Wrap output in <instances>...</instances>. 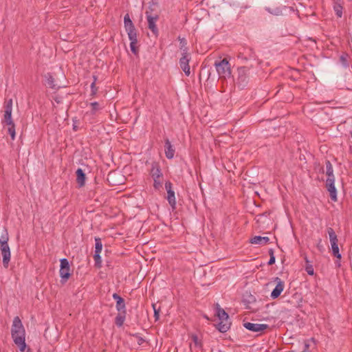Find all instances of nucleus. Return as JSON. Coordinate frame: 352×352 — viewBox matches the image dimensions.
<instances>
[{"instance_id": "nucleus-54", "label": "nucleus", "mask_w": 352, "mask_h": 352, "mask_svg": "<svg viewBox=\"0 0 352 352\" xmlns=\"http://www.w3.org/2000/svg\"><path fill=\"white\" fill-rule=\"evenodd\" d=\"M73 129H74V131H76V126H74Z\"/></svg>"}, {"instance_id": "nucleus-42", "label": "nucleus", "mask_w": 352, "mask_h": 352, "mask_svg": "<svg viewBox=\"0 0 352 352\" xmlns=\"http://www.w3.org/2000/svg\"><path fill=\"white\" fill-rule=\"evenodd\" d=\"M130 335L133 337H135L138 339V344L140 346L142 345L145 342V340L142 337H141L139 335V333H133Z\"/></svg>"}, {"instance_id": "nucleus-4", "label": "nucleus", "mask_w": 352, "mask_h": 352, "mask_svg": "<svg viewBox=\"0 0 352 352\" xmlns=\"http://www.w3.org/2000/svg\"><path fill=\"white\" fill-rule=\"evenodd\" d=\"M236 83L239 87L243 89L248 83L250 79V69L248 67H240L237 69Z\"/></svg>"}, {"instance_id": "nucleus-36", "label": "nucleus", "mask_w": 352, "mask_h": 352, "mask_svg": "<svg viewBox=\"0 0 352 352\" xmlns=\"http://www.w3.org/2000/svg\"><path fill=\"white\" fill-rule=\"evenodd\" d=\"M8 133L10 135L11 139L12 140H14L15 138V135H16L15 124H14V123H12V124H8Z\"/></svg>"}, {"instance_id": "nucleus-18", "label": "nucleus", "mask_w": 352, "mask_h": 352, "mask_svg": "<svg viewBox=\"0 0 352 352\" xmlns=\"http://www.w3.org/2000/svg\"><path fill=\"white\" fill-rule=\"evenodd\" d=\"M270 242V238L267 236H254L251 238L250 240V243L252 244H258L264 245L267 244Z\"/></svg>"}, {"instance_id": "nucleus-8", "label": "nucleus", "mask_w": 352, "mask_h": 352, "mask_svg": "<svg viewBox=\"0 0 352 352\" xmlns=\"http://www.w3.org/2000/svg\"><path fill=\"white\" fill-rule=\"evenodd\" d=\"M274 281L276 283V285L271 292L270 297L272 299H276L280 296V294L283 291L285 288V283L278 277L274 278Z\"/></svg>"}, {"instance_id": "nucleus-7", "label": "nucleus", "mask_w": 352, "mask_h": 352, "mask_svg": "<svg viewBox=\"0 0 352 352\" xmlns=\"http://www.w3.org/2000/svg\"><path fill=\"white\" fill-rule=\"evenodd\" d=\"M190 60V54L188 53V48L185 47L182 53V57L179 59V65L185 74L188 76L190 74L189 62Z\"/></svg>"}, {"instance_id": "nucleus-19", "label": "nucleus", "mask_w": 352, "mask_h": 352, "mask_svg": "<svg viewBox=\"0 0 352 352\" xmlns=\"http://www.w3.org/2000/svg\"><path fill=\"white\" fill-rule=\"evenodd\" d=\"M333 10L338 18H341L342 16L343 7L341 4V0H333Z\"/></svg>"}, {"instance_id": "nucleus-53", "label": "nucleus", "mask_w": 352, "mask_h": 352, "mask_svg": "<svg viewBox=\"0 0 352 352\" xmlns=\"http://www.w3.org/2000/svg\"><path fill=\"white\" fill-rule=\"evenodd\" d=\"M153 5H157V3H154V0H152Z\"/></svg>"}, {"instance_id": "nucleus-12", "label": "nucleus", "mask_w": 352, "mask_h": 352, "mask_svg": "<svg viewBox=\"0 0 352 352\" xmlns=\"http://www.w3.org/2000/svg\"><path fill=\"white\" fill-rule=\"evenodd\" d=\"M335 179H327L326 188L329 192L331 199L337 201V190L335 187Z\"/></svg>"}, {"instance_id": "nucleus-44", "label": "nucleus", "mask_w": 352, "mask_h": 352, "mask_svg": "<svg viewBox=\"0 0 352 352\" xmlns=\"http://www.w3.org/2000/svg\"><path fill=\"white\" fill-rule=\"evenodd\" d=\"M113 298L116 300V302H121L123 300V298L118 295L117 293H114L112 296Z\"/></svg>"}, {"instance_id": "nucleus-21", "label": "nucleus", "mask_w": 352, "mask_h": 352, "mask_svg": "<svg viewBox=\"0 0 352 352\" xmlns=\"http://www.w3.org/2000/svg\"><path fill=\"white\" fill-rule=\"evenodd\" d=\"M338 241L331 242V245L333 255L338 260H340L342 258V255L339 252V247H338Z\"/></svg>"}, {"instance_id": "nucleus-1", "label": "nucleus", "mask_w": 352, "mask_h": 352, "mask_svg": "<svg viewBox=\"0 0 352 352\" xmlns=\"http://www.w3.org/2000/svg\"><path fill=\"white\" fill-rule=\"evenodd\" d=\"M217 306V316L220 320V322L216 324V328L221 333L227 332L231 325V322L229 321V316L225 311V310L220 307L219 304Z\"/></svg>"}, {"instance_id": "nucleus-56", "label": "nucleus", "mask_w": 352, "mask_h": 352, "mask_svg": "<svg viewBox=\"0 0 352 352\" xmlns=\"http://www.w3.org/2000/svg\"><path fill=\"white\" fill-rule=\"evenodd\" d=\"M351 137H352V131H351Z\"/></svg>"}, {"instance_id": "nucleus-28", "label": "nucleus", "mask_w": 352, "mask_h": 352, "mask_svg": "<svg viewBox=\"0 0 352 352\" xmlns=\"http://www.w3.org/2000/svg\"><path fill=\"white\" fill-rule=\"evenodd\" d=\"M349 56L346 53H343L340 56V63L342 64V65L344 68H348L349 67Z\"/></svg>"}, {"instance_id": "nucleus-41", "label": "nucleus", "mask_w": 352, "mask_h": 352, "mask_svg": "<svg viewBox=\"0 0 352 352\" xmlns=\"http://www.w3.org/2000/svg\"><path fill=\"white\" fill-rule=\"evenodd\" d=\"M305 271L310 276H313L314 274V269L311 263H307L305 265Z\"/></svg>"}, {"instance_id": "nucleus-16", "label": "nucleus", "mask_w": 352, "mask_h": 352, "mask_svg": "<svg viewBox=\"0 0 352 352\" xmlns=\"http://www.w3.org/2000/svg\"><path fill=\"white\" fill-rule=\"evenodd\" d=\"M76 182L79 188L83 187L85 184L86 175L81 168H78L76 171Z\"/></svg>"}, {"instance_id": "nucleus-26", "label": "nucleus", "mask_w": 352, "mask_h": 352, "mask_svg": "<svg viewBox=\"0 0 352 352\" xmlns=\"http://www.w3.org/2000/svg\"><path fill=\"white\" fill-rule=\"evenodd\" d=\"M167 200L169 204L173 208H175L176 205V200L174 190H169V192H167Z\"/></svg>"}, {"instance_id": "nucleus-45", "label": "nucleus", "mask_w": 352, "mask_h": 352, "mask_svg": "<svg viewBox=\"0 0 352 352\" xmlns=\"http://www.w3.org/2000/svg\"><path fill=\"white\" fill-rule=\"evenodd\" d=\"M172 186H173L172 183L169 181H168L165 183V188H166L167 192H169V190H173L172 189Z\"/></svg>"}, {"instance_id": "nucleus-50", "label": "nucleus", "mask_w": 352, "mask_h": 352, "mask_svg": "<svg viewBox=\"0 0 352 352\" xmlns=\"http://www.w3.org/2000/svg\"><path fill=\"white\" fill-rule=\"evenodd\" d=\"M106 263H107V266L110 267L111 265L110 261H107Z\"/></svg>"}, {"instance_id": "nucleus-22", "label": "nucleus", "mask_w": 352, "mask_h": 352, "mask_svg": "<svg viewBox=\"0 0 352 352\" xmlns=\"http://www.w3.org/2000/svg\"><path fill=\"white\" fill-rule=\"evenodd\" d=\"M126 313H120L117 314L115 318V324L117 327H120L123 325L125 318H126Z\"/></svg>"}, {"instance_id": "nucleus-27", "label": "nucleus", "mask_w": 352, "mask_h": 352, "mask_svg": "<svg viewBox=\"0 0 352 352\" xmlns=\"http://www.w3.org/2000/svg\"><path fill=\"white\" fill-rule=\"evenodd\" d=\"M126 32H127L130 41H138V31L135 28L126 30Z\"/></svg>"}, {"instance_id": "nucleus-40", "label": "nucleus", "mask_w": 352, "mask_h": 352, "mask_svg": "<svg viewBox=\"0 0 352 352\" xmlns=\"http://www.w3.org/2000/svg\"><path fill=\"white\" fill-rule=\"evenodd\" d=\"M91 107V113L95 114L97 111H98L100 108L99 103L98 102H93L90 104Z\"/></svg>"}, {"instance_id": "nucleus-11", "label": "nucleus", "mask_w": 352, "mask_h": 352, "mask_svg": "<svg viewBox=\"0 0 352 352\" xmlns=\"http://www.w3.org/2000/svg\"><path fill=\"white\" fill-rule=\"evenodd\" d=\"M243 327L252 332L263 331L269 328V325L266 324H255L249 322H244Z\"/></svg>"}, {"instance_id": "nucleus-52", "label": "nucleus", "mask_w": 352, "mask_h": 352, "mask_svg": "<svg viewBox=\"0 0 352 352\" xmlns=\"http://www.w3.org/2000/svg\"><path fill=\"white\" fill-rule=\"evenodd\" d=\"M26 352H32V351L31 349L28 348V349H27Z\"/></svg>"}, {"instance_id": "nucleus-23", "label": "nucleus", "mask_w": 352, "mask_h": 352, "mask_svg": "<svg viewBox=\"0 0 352 352\" xmlns=\"http://www.w3.org/2000/svg\"><path fill=\"white\" fill-rule=\"evenodd\" d=\"M14 344L19 346V349L21 352H24L27 345L25 343V338H16L14 341Z\"/></svg>"}, {"instance_id": "nucleus-5", "label": "nucleus", "mask_w": 352, "mask_h": 352, "mask_svg": "<svg viewBox=\"0 0 352 352\" xmlns=\"http://www.w3.org/2000/svg\"><path fill=\"white\" fill-rule=\"evenodd\" d=\"M60 262L59 274L61 278L60 282L63 284L69 280L72 275V272L69 261L67 258H61Z\"/></svg>"}, {"instance_id": "nucleus-31", "label": "nucleus", "mask_w": 352, "mask_h": 352, "mask_svg": "<svg viewBox=\"0 0 352 352\" xmlns=\"http://www.w3.org/2000/svg\"><path fill=\"white\" fill-rule=\"evenodd\" d=\"M100 253L94 252V254L93 256L94 261H95V267L98 269H100L102 267V259L101 256L100 255Z\"/></svg>"}, {"instance_id": "nucleus-51", "label": "nucleus", "mask_w": 352, "mask_h": 352, "mask_svg": "<svg viewBox=\"0 0 352 352\" xmlns=\"http://www.w3.org/2000/svg\"><path fill=\"white\" fill-rule=\"evenodd\" d=\"M111 252L110 250H108L107 249L105 250V254L107 255L108 253H111Z\"/></svg>"}, {"instance_id": "nucleus-55", "label": "nucleus", "mask_w": 352, "mask_h": 352, "mask_svg": "<svg viewBox=\"0 0 352 352\" xmlns=\"http://www.w3.org/2000/svg\"><path fill=\"white\" fill-rule=\"evenodd\" d=\"M238 57H239V58L242 57V55H241V53L239 54V55L238 56Z\"/></svg>"}, {"instance_id": "nucleus-2", "label": "nucleus", "mask_w": 352, "mask_h": 352, "mask_svg": "<svg viewBox=\"0 0 352 352\" xmlns=\"http://www.w3.org/2000/svg\"><path fill=\"white\" fill-rule=\"evenodd\" d=\"M216 70L220 78H227L232 76L230 64L226 58L214 63Z\"/></svg>"}, {"instance_id": "nucleus-30", "label": "nucleus", "mask_w": 352, "mask_h": 352, "mask_svg": "<svg viewBox=\"0 0 352 352\" xmlns=\"http://www.w3.org/2000/svg\"><path fill=\"white\" fill-rule=\"evenodd\" d=\"M116 310L120 313H126V307L125 300L123 299L121 302H116Z\"/></svg>"}, {"instance_id": "nucleus-24", "label": "nucleus", "mask_w": 352, "mask_h": 352, "mask_svg": "<svg viewBox=\"0 0 352 352\" xmlns=\"http://www.w3.org/2000/svg\"><path fill=\"white\" fill-rule=\"evenodd\" d=\"M124 26L125 30L135 28V25L128 13L126 14L124 16Z\"/></svg>"}, {"instance_id": "nucleus-6", "label": "nucleus", "mask_w": 352, "mask_h": 352, "mask_svg": "<svg viewBox=\"0 0 352 352\" xmlns=\"http://www.w3.org/2000/svg\"><path fill=\"white\" fill-rule=\"evenodd\" d=\"M148 10L145 13L148 21V28L154 35L157 36L159 31L155 23L159 19V16L157 14L151 15V12L153 10L151 6H149Z\"/></svg>"}, {"instance_id": "nucleus-29", "label": "nucleus", "mask_w": 352, "mask_h": 352, "mask_svg": "<svg viewBox=\"0 0 352 352\" xmlns=\"http://www.w3.org/2000/svg\"><path fill=\"white\" fill-rule=\"evenodd\" d=\"M93 78H94V81L91 84V94H90V96L92 98L96 96V95L98 92V87H96V80H97L98 78L96 76H93Z\"/></svg>"}, {"instance_id": "nucleus-17", "label": "nucleus", "mask_w": 352, "mask_h": 352, "mask_svg": "<svg viewBox=\"0 0 352 352\" xmlns=\"http://www.w3.org/2000/svg\"><path fill=\"white\" fill-rule=\"evenodd\" d=\"M256 297L250 293H245L243 296L242 302L248 309H250V305L256 302Z\"/></svg>"}, {"instance_id": "nucleus-43", "label": "nucleus", "mask_w": 352, "mask_h": 352, "mask_svg": "<svg viewBox=\"0 0 352 352\" xmlns=\"http://www.w3.org/2000/svg\"><path fill=\"white\" fill-rule=\"evenodd\" d=\"M178 39H179V41L180 42V49L184 51L185 47H186L187 41H186V40L184 38H181L180 37H179Z\"/></svg>"}, {"instance_id": "nucleus-46", "label": "nucleus", "mask_w": 352, "mask_h": 352, "mask_svg": "<svg viewBox=\"0 0 352 352\" xmlns=\"http://www.w3.org/2000/svg\"><path fill=\"white\" fill-rule=\"evenodd\" d=\"M275 261H276L275 256L272 255V256L270 258V260H269L267 264L269 265H272L275 263Z\"/></svg>"}, {"instance_id": "nucleus-34", "label": "nucleus", "mask_w": 352, "mask_h": 352, "mask_svg": "<svg viewBox=\"0 0 352 352\" xmlns=\"http://www.w3.org/2000/svg\"><path fill=\"white\" fill-rule=\"evenodd\" d=\"M102 249V243L101 239L95 237V252L100 253Z\"/></svg>"}, {"instance_id": "nucleus-37", "label": "nucleus", "mask_w": 352, "mask_h": 352, "mask_svg": "<svg viewBox=\"0 0 352 352\" xmlns=\"http://www.w3.org/2000/svg\"><path fill=\"white\" fill-rule=\"evenodd\" d=\"M153 311H154V317L155 320H159L160 318V307H157V304L153 303L152 305Z\"/></svg>"}, {"instance_id": "nucleus-32", "label": "nucleus", "mask_w": 352, "mask_h": 352, "mask_svg": "<svg viewBox=\"0 0 352 352\" xmlns=\"http://www.w3.org/2000/svg\"><path fill=\"white\" fill-rule=\"evenodd\" d=\"M9 240L8 233L6 229L3 230L0 236V245H7Z\"/></svg>"}, {"instance_id": "nucleus-13", "label": "nucleus", "mask_w": 352, "mask_h": 352, "mask_svg": "<svg viewBox=\"0 0 352 352\" xmlns=\"http://www.w3.org/2000/svg\"><path fill=\"white\" fill-rule=\"evenodd\" d=\"M150 175L153 179L163 178V174L160 166L159 162H153L151 163V168L150 170Z\"/></svg>"}, {"instance_id": "nucleus-49", "label": "nucleus", "mask_w": 352, "mask_h": 352, "mask_svg": "<svg viewBox=\"0 0 352 352\" xmlns=\"http://www.w3.org/2000/svg\"><path fill=\"white\" fill-rule=\"evenodd\" d=\"M305 261L306 264H307V263H310V262H309V261L308 260V258H307V256H305Z\"/></svg>"}, {"instance_id": "nucleus-33", "label": "nucleus", "mask_w": 352, "mask_h": 352, "mask_svg": "<svg viewBox=\"0 0 352 352\" xmlns=\"http://www.w3.org/2000/svg\"><path fill=\"white\" fill-rule=\"evenodd\" d=\"M327 233L329 236L330 243L333 242V241H338L337 235H336L334 230L332 228H327Z\"/></svg>"}, {"instance_id": "nucleus-9", "label": "nucleus", "mask_w": 352, "mask_h": 352, "mask_svg": "<svg viewBox=\"0 0 352 352\" xmlns=\"http://www.w3.org/2000/svg\"><path fill=\"white\" fill-rule=\"evenodd\" d=\"M12 100L10 99L6 102L5 112L3 116V122L8 124H12L14 123L12 119Z\"/></svg>"}, {"instance_id": "nucleus-10", "label": "nucleus", "mask_w": 352, "mask_h": 352, "mask_svg": "<svg viewBox=\"0 0 352 352\" xmlns=\"http://www.w3.org/2000/svg\"><path fill=\"white\" fill-rule=\"evenodd\" d=\"M0 251L3 257V265L5 268H8L11 256L10 249L8 244L0 245Z\"/></svg>"}, {"instance_id": "nucleus-35", "label": "nucleus", "mask_w": 352, "mask_h": 352, "mask_svg": "<svg viewBox=\"0 0 352 352\" xmlns=\"http://www.w3.org/2000/svg\"><path fill=\"white\" fill-rule=\"evenodd\" d=\"M131 41L130 48H131V52L135 55H138L139 53V47L137 45L138 41Z\"/></svg>"}, {"instance_id": "nucleus-14", "label": "nucleus", "mask_w": 352, "mask_h": 352, "mask_svg": "<svg viewBox=\"0 0 352 352\" xmlns=\"http://www.w3.org/2000/svg\"><path fill=\"white\" fill-rule=\"evenodd\" d=\"M164 151L165 155L168 160L174 157L175 150L168 138L164 140Z\"/></svg>"}, {"instance_id": "nucleus-39", "label": "nucleus", "mask_w": 352, "mask_h": 352, "mask_svg": "<svg viewBox=\"0 0 352 352\" xmlns=\"http://www.w3.org/2000/svg\"><path fill=\"white\" fill-rule=\"evenodd\" d=\"M192 340L195 344V345L199 348H202L203 344L202 342L199 340L198 336L197 335H192Z\"/></svg>"}, {"instance_id": "nucleus-48", "label": "nucleus", "mask_w": 352, "mask_h": 352, "mask_svg": "<svg viewBox=\"0 0 352 352\" xmlns=\"http://www.w3.org/2000/svg\"><path fill=\"white\" fill-rule=\"evenodd\" d=\"M335 263H336V265L337 267H340V265H341L340 260H339V261H336L335 262Z\"/></svg>"}, {"instance_id": "nucleus-3", "label": "nucleus", "mask_w": 352, "mask_h": 352, "mask_svg": "<svg viewBox=\"0 0 352 352\" xmlns=\"http://www.w3.org/2000/svg\"><path fill=\"white\" fill-rule=\"evenodd\" d=\"M11 336L13 341H14L16 338H25V331L19 316L14 318L11 329Z\"/></svg>"}, {"instance_id": "nucleus-15", "label": "nucleus", "mask_w": 352, "mask_h": 352, "mask_svg": "<svg viewBox=\"0 0 352 352\" xmlns=\"http://www.w3.org/2000/svg\"><path fill=\"white\" fill-rule=\"evenodd\" d=\"M285 6H281L278 7H266L265 10L271 14L275 16H282L284 14V11L287 10Z\"/></svg>"}, {"instance_id": "nucleus-47", "label": "nucleus", "mask_w": 352, "mask_h": 352, "mask_svg": "<svg viewBox=\"0 0 352 352\" xmlns=\"http://www.w3.org/2000/svg\"><path fill=\"white\" fill-rule=\"evenodd\" d=\"M268 253L270 257L272 256V255L274 256V251L273 249H270Z\"/></svg>"}, {"instance_id": "nucleus-38", "label": "nucleus", "mask_w": 352, "mask_h": 352, "mask_svg": "<svg viewBox=\"0 0 352 352\" xmlns=\"http://www.w3.org/2000/svg\"><path fill=\"white\" fill-rule=\"evenodd\" d=\"M162 179L163 178H155L153 179V187L155 188V189H160V188H162Z\"/></svg>"}, {"instance_id": "nucleus-20", "label": "nucleus", "mask_w": 352, "mask_h": 352, "mask_svg": "<svg viewBox=\"0 0 352 352\" xmlns=\"http://www.w3.org/2000/svg\"><path fill=\"white\" fill-rule=\"evenodd\" d=\"M325 166H326V175L327 176V179H335V177L333 175V166L329 160H326Z\"/></svg>"}, {"instance_id": "nucleus-25", "label": "nucleus", "mask_w": 352, "mask_h": 352, "mask_svg": "<svg viewBox=\"0 0 352 352\" xmlns=\"http://www.w3.org/2000/svg\"><path fill=\"white\" fill-rule=\"evenodd\" d=\"M45 78H46V83H47V85L51 88V89H56V85H55L54 82H55V80L54 78V77L52 76V75L50 73H47L46 75H45Z\"/></svg>"}]
</instances>
